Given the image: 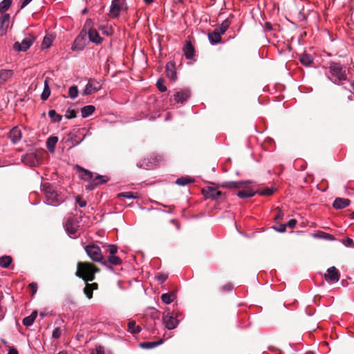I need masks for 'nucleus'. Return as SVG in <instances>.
<instances>
[{
    "label": "nucleus",
    "instance_id": "2",
    "mask_svg": "<svg viewBox=\"0 0 354 354\" xmlns=\"http://www.w3.org/2000/svg\"><path fill=\"white\" fill-rule=\"evenodd\" d=\"M41 189L45 196L46 204L51 206H59L64 201V196L58 193L53 185L49 183H44L41 185Z\"/></svg>",
    "mask_w": 354,
    "mask_h": 354
},
{
    "label": "nucleus",
    "instance_id": "24",
    "mask_svg": "<svg viewBox=\"0 0 354 354\" xmlns=\"http://www.w3.org/2000/svg\"><path fill=\"white\" fill-rule=\"evenodd\" d=\"M208 39L211 44H217L221 41V34L218 31V29H215L212 32L208 34Z\"/></svg>",
    "mask_w": 354,
    "mask_h": 354
},
{
    "label": "nucleus",
    "instance_id": "34",
    "mask_svg": "<svg viewBox=\"0 0 354 354\" xmlns=\"http://www.w3.org/2000/svg\"><path fill=\"white\" fill-rule=\"evenodd\" d=\"M176 298V295L172 292L164 293L161 296L163 303L165 304H170Z\"/></svg>",
    "mask_w": 354,
    "mask_h": 354
},
{
    "label": "nucleus",
    "instance_id": "40",
    "mask_svg": "<svg viewBox=\"0 0 354 354\" xmlns=\"http://www.w3.org/2000/svg\"><path fill=\"white\" fill-rule=\"evenodd\" d=\"M53 39L54 37H53V35L45 36L41 44L42 48H48L51 46Z\"/></svg>",
    "mask_w": 354,
    "mask_h": 354
},
{
    "label": "nucleus",
    "instance_id": "22",
    "mask_svg": "<svg viewBox=\"0 0 354 354\" xmlns=\"http://www.w3.org/2000/svg\"><path fill=\"white\" fill-rule=\"evenodd\" d=\"M296 224L297 223H277V224L273 225L272 228L279 232H284L287 227H289L290 230H292L295 227Z\"/></svg>",
    "mask_w": 354,
    "mask_h": 354
},
{
    "label": "nucleus",
    "instance_id": "10",
    "mask_svg": "<svg viewBox=\"0 0 354 354\" xmlns=\"http://www.w3.org/2000/svg\"><path fill=\"white\" fill-rule=\"evenodd\" d=\"M251 180H241V181H225L221 183L220 186L223 188L230 189H238L245 187L246 185L251 184Z\"/></svg>",
    "mask_w": 354,
    "mask_h": 354
},
{
    "label": "nucleus",
    "instance_id": "45",
    "mask_svg": "<svg viewBox=\"0 0 354 354\" xmlns=\"http://www.w3.org/2000/svg\"><path fill=\"white\" fill-rule=\"evenodd\" d=\"M118 197H124L128 199H133L138 197V194H134L131 192H122L118 194Z\"/></svg>",
    "mask_w": 354,
    "mask_h": 354
},
{
    "label": "nucleus",
    "instance_id": "33",
    "mask_svg": "<svg viewBox=\"0 0 354 354\" xmlns=\"http://www.w3.org/2000/svg\"><path fill=\"white\" fill-rule=\"evenodd\" d=\"M256 194V192L253 191L252 189H248V190H243V191H239L236 196L240 198H251L254 196Z\"/></svg>",
    "mask_w": 354,
    "mask_h": 354
},
{
    "label": "nucleus",
    "instance_id": "30",
    "mask_svg": "<svg viewBox=\"0 0 354 354\" xmlns=\"http://www.w3.org/2000/svg\"><path fill=\"white\" fill-rule=\"evenodd\" d=\"M95 110L93 105H86L82 108L81 113L82 118H87L90 116Z\"/></svg>",
    "mask_w": 354,
    "mask_h": 354
},
{
    "label": "nucleus",
    "instance_id": "19",
    "mask_svg": "<svg viewBox=\"0 0 354 354\" xmlns=\"http://www.w3.org/2000/svg\"><path fill=\"white\" fill-rule=\"evenodd\" d=\"M8 137L12 143L16 144L19 142L21 139V130L17 127H13L10 131Z\"/></svg>",
    "mask_w": 354,
    "mask_h": 354
},
{
    "label": "nucleus",
    "instance_id": "56",
    "mask_svg": "<svg viewBox=\"0 0 354 354\" xmlns=\"http://www.w3.org/2000/svg\"><path fill=\"white\" fill-rule=\"evenodd\" d=\"M93 354H104V350L103 346H98L95 348V351H93Z\"/></svg>",
    "mask_w": 354,
    "mask_h": 354
},
{
    "label": "nucleus",
    "instance_id": "1",
    "mask_svg": "<svg viewBox=\"0 0 354 354\" xmlns=\"http://www.w3.org/2000/svg\"><path fill=\"white\" fill-rule=\"evenodd\" d=\"M328 71L326 72L327 79L335 84H340L343 81L347 80V73L342 64L339 62H330L328 66L325 67Z\"/></svg>",
    "mask_w": 354,
    "mask_h": 354
},
{
    "label": "nucleus",
    "instance_id": "47",
    "mask_svg": "<svg viewBox=\"0 0 354 354\" xmlns=\"http://www.w3.org/2000/svg\"><path fill=\"white\" fill-rule=\"evenodd\" d=\"M168 278V275L164 273H159L156 277V279L159 283H163Z\"/></svg>",
    "mask_w": 354,
    "mask_h": 354
},
{
    "label": "nucleus",
    "instance_id": "42",
    "mask_svg": "<svg viewBox=\"0 0 354 354\" xmlns=\"http://www.w3.org/2000/svg\"><path fill=\"white\" fill-rule=\"evenodd\" d=\"M93 28V21L91 19H88L84 26V28L81 32H84L86 35V32H89L91 30H94Z\"/></svg>",
    "mask_w": 354,
    "mask_h": 354
},
{
    "label": "nucleus",
    "instance_id": "44",
    "mask_svg": "<svg viewBox=\"0 0 354 354\" xmlns=\"http://www.w3.org/2000/svg\"><path fill=\"white\" fill-rule=\"evenodd\" d=\"M78 93H79L78 88L75 85L71 86L68 88V96L71 99H75V97H77L78 95Z\"/></svg>",
    "mask_w": 354,
    "mask_h": 354
},
{
    "label": "nucleus",
    "instance_id": "3",
    "mask_svg": "<svg viewBox=\"0 0 354 354\" xmlns=\"http://www.w3.org/2000/svg\"><path fill=\"white\" fill-rule=\"evenodd\" d=\"M98 269L90 263L80 262L77 263L76 276L85 281H92L95 279V274Z\"/></svg>",
    "mask_w": 354,
    "mask_h": 354
},
{
    "label": "nucleus",
    "instance_id": "23",
    "mask_svg": "<svg viewBox=\"0 0 354 354\" xmlns=\"http://www.w3.org/2000/svg\"><path fill=\"white\" fill-rule=\"evenodd\" d=\"M89 41L95 44H100L102 43L103 39L100 36L97 31L94 29L86 32Z\"/></svg>",
    "mask_w": 354,
    "mask_h": 354
},
{
    "label": "nucleus",
    "instance_id": "38",
    "mask_svg": "<svg viewBox=\"0 0 354 354\" xmlns=\"http://www.w3.org/2000/svg\"><path fill=\"white\" fill-rule=\"evenodd\" d=\"M48 116L53 122H59L62 119V116L57 113L55 110H50L48 111Z\"/></svg>",
    "mask_w": 354,
    "mask_h": 354
},
{
    "label": "nucleus",
    "instance_id": "64",
    "mask_svg": "<svg viewBox=\"0 0 354 354\" xmlns=\"http://www.w3.org/2000/svg\"><path fill=\"white\" fill-rule=\"evenodd\" d=\"M350 218L354 220V212L349 213Z\"/></svg>",
    "mask_w": 354,
    "mask_h": 354
},
{
    "label": "nucleus",
    "instance_id": "48",
    "mask_svg": "<svg viewBox=\"0 0 354 354\" xmlns=\"http://www.w3.org/2000/svg\"><path fill=\"white\" fill-rule=\"evenodd\" d=\"M273 218H274V221H277L279 219H283L284 218V214H283V213L281 210L277 209L274 212Z\"/></svg>",
    "mask_w": 354,
    "mask_h": 354
},
{
    "label": "nucleus",
    "instance_id": "46",
    "mask_svg": "<svg viewBox=\"0 0 354 354\" xmlns=\"http://www.w3.org/2000/svg\"><path fill=\"white\" fill-rule=\"evenodd\" d=\"M164 82L165 81L162 78L158 79L157 81L156 86L160 92H165L167 91V87L164 84Z\"/></svg>",
    "mask_w": 354,
    "mask_h": 354
},
{
    "label": "nucleus",
    "instance_id": "43",
    "mask_svg": "<svg viewBox=\"0 0 354 354\" xmlns=\"http://www.w3.org/2000/svg\"><path fill=\"white\" fill-rule=\"evenodd\" d=\"M313 236L318 239H322L326 240H333V236L326 233L324 232H318L313 234Z\"/></svg>",
    "mask_w": 354,
    "mask_h": 354
},
{
    "label": "nucleus",
    "instance_id": "36",
    "mask_svg": "<svg viewBox=\"0 0 354 354\" xmlns=\"http://www.w3.org/2000/svg\"><path fill=\"white\" fill-rule=\"evenodd\" d=\"M12 259L10 256H3L0 257V266L7 268L11 264Z\"/></svg>",
    "mask_w": 354,
    "mask_h": 354
},
{
    "label": "nucleus",
    "instance_id": "49",
    "mask_svg": "<svg viewBox=\"0 0 354 354\" xmlns=\"http://www.w3.org/2000/svg\"><path fill=\"white\" fill-rule=\"evenodd\" d=\"M152 163L149 162H146V160H144L143 162H139L137 164V166L140 168L148 169L151 167Z\"/></svg>",
    "mask_w": 354,
    "mask_h": 354
},
{
    "label": "nucleus",
    "instance_id": "32",
    "mask_svg": "<svg viewBox=\"0 0 354 354\" xmlns=\"http://www.w3.org/2000/svg\"><path fill=\"white\" fill-rule=\"evenodd\" d=\"M299 61L303 65L308 66L313 63V57L310 54L304 53L301 55L299 57Z\"/></svg>",
    "mask_w": 354,
    "mask_h": 354
},
{
    "label": "nucleus",
    "instance_id": "20",
    "mask_svg": "<svg viewBox=\"0 0 354 354\" xmlns=\"http://www.w3.org/2000/svg\"><path fill=\"white\" fill-rule=\"evenodd\" d=\"M14 75V71L11 69L0 70V84H3L9 81Z\"/></svg>",
    "mask_w": 354,
    "mask_h": 354
},
{
    "label": "nucleus",
    "instance_id": "25",
    "mask_svg": "<svg viewBox=\"0 0 354 354\" xmlns=\"http://www.w3.org/2000/svg\"><path fill=\"white\" fill-rule=\"evenodd\" d=\"M205 195L207 197L212 198L214 200H218L222 196L223 194L221 192L217 190L216 189L209 187L205 191Z\"/></svg>",
    "mask_w": 354,
    "mask_h": 354
},
{
    "label": "nucleus",
    "instance_id": "50",
    "mask_svg": "<svg viewBox=\"0 0 354 354\" xmlns=\"http://www.w3.org/2000/svg\"><path fill=\"white\" fill-rule=\"evenodd\" d=\"M62 335V330L59 327L55 328L52 333V337L53 339H59Z\"/></svg>",
    "mask_w": 354,
    "mask_h": 354
},
{
    "label": "nucleus",
    "instance_id": "12",
    "mask_svg": "<svg viewBox=\"0 0 354 354\" xmlns=\"http://www.w3.org/2000/svg\"><path fill=\"white\" fill-rule=\"evenodd\" d=\"M77 170L80 173V178L84 180L89 183L88 185H92L93 179V174L89 170H87L82 167L77 165L75 166Z\"/></svg>",
    "mask_w": 354,
    "mask_h": 354
},
{
    "label": "nucleus",
    "instance_id": "31",
    "mask_svg": "<svg viewBox=\"0 0 354 354\" xmlns=\"http://www.w3.org/2000/svg\"><path fill=\"white\" fill-rule=\"evenodd\" d=\"M50 95V88L48 85V80L46 79L44 84V90L42 93L41 94V99L43 101L46 100Z\"/></svg>",
    "mask_w": 354,
    "mask_h": 354
},
{
    "label": "nucleus",
    "instance_id": "11",
    "mask_svg": "<svg viewBox=\"0 0 354 354\" xmlns=\"http://www.w3.org/2000/svg\"><path fill=\"white\" fill-rule=\"evenodd\" d=\"M86 35L81 32L75 38L73 45L72 50H82L84 47L86 46Z\"/></svg>",
    "mask_w": 354,
    "mask_h": 354
},
{
    "label": "nucleus",
    "instance_id": "62",
    "mask_svg": "<svg viewBox=\"0 0 354 354\" xmlns=\"http://www.w3.org/2000/svg\"><path fill=\"white\" fill-rule=\"evenodd\" d=\"M100 263L102 265L104 266H105L106 268H108L109 270H113V267H112L111 266H110V265H108V264L106 263V261H103L102 260V261H101V262H100Z\"/></svg>",
    "mask_w": 354,
    "mask_h": 354
},
{
    "label": "nucleus",
    "instance_id": "41",
    "mask_svg": "<svg viewBox=\"0 0 354 354\" xmlns=\"http://www.w3.org/2000/svg\"><path fill=\"white\" fill-rule=\"evenodd\" d=\"M107 261L110 264L115 266H119L122 263V259L115 255H109Z\"/></svg>",
    "mask_w": 354,
    "mask_h": 354
},
{
    "label": "nucleus",
    "instance_id": "61",
    "mask_svg": "<svg viewBox=\"0 0 354 354\" xmlns=\"http://www.w3.org/2000/svg\"><path fill=\"white\" fill-rule=\"evenodd\" d=\"M32 0H22L21 4V8H25L26 6H28Z\"/></svg>",
    "mask_w": 354,
    "mask_h": 354
},
{
    "label": "nucleus",
    "instance_id": "60",
    "mask_svg": "<svg viewBox=\"0 0 354 354\" xmlns=\"http://www.w3.org/2000/svg\"><path fill=\"white\" fill-rule=\"evenodd\" d=\"M232 289V285L231 283H227L223 286L222 290L224 291H230Z\"/></svg>",
    "mask_w": 354,
    "mask_h": 354
},
{
    "label": "nucleus",
    "instance_id": "26",
    "mask_svg": "<svg viewBox=\"0 0 354 354\" xmlns=\"http://www.w3.org/2000/svg\"><path fill=\"white\" fill-rule=\"evenodd\" d=\"M58 142L57 136H50L46 140V147L50 153H54L55 151V146Z\"/></svg>",
    "mask_w": 354,
    "mask_h": 354
},
{
    "label": "nucleus",
    "instance_id": "14",
    "mask_svg": "<svg viewBox=\"0 0 354 354\" xmlns=\"http://www.w3.org/2000/svg\"><path fill=\"white\" fill-rule=\"evenodd\" d=\"M339 272L335 266L327 270V274H325V279L328 282H337L339 280Z\"/></svg>",
    "mask_w": 354,
    "mask_h": 354
},
{
    "label": "nucleus",
    "instance_id": "55",
    "mask_svg": "<svg viewBox=\"0 0 354 354\" xmlns=\"http://www.w3.org/2000/svg\"><path fill=\"white\" fill-rule=\"evenodd\" d=\"M29 287L30 288L32 295H35L37 291V284L35 282H32L29 284Z\"/></svg>",
    "mask_w": 354,
    "mask_h": 354
},
{
    "label": "nucleus",
    "instance_id": "63",
    "mask_svg": "<svg viewBox=\"0 0 354 354\" xmlns=\"http://www.w3.org/2000/svg\"><path fill=\"white\" fill-rule=\"evenodd\" d=\"M88 286H89L91 288H93V290H95L97 288V284L96 283H91V284H88L87 283Z\"/></svg>",
    "mask_w": 354,
    "mask_h": 354
},
{
    "label": "nucleus",
    "instance_id": "59",
    "mask_svg": "<svg viewBox=\"0 0 354 354\" xmlns=\"http://www.w3.org/2000/svg\"><path fill=\"white\" fill-rule=\"evenodd\" d=\"M8 354H19V353L15 347L10 346L8 348Z\"/></svg>",
    "mask_w": 354,
    "mask_h": 354
},
{
    "label": "nucleus",
    "instance_id": "7",
    "mask_svg": "<svg viewBox=\"0 0 354 354\" xmlns=\"http://www.w3.org/2000/svg\"><path fill=\"white\" fill-rule=\"evenodd\" d=\"M35 41L33 36L29 35L24 38L21 42L16 41L13 45V49L17 52L26 51L32 45Z\"/></svg>",
    "mask_w": 354,
    "mask_h": 354
},
{
    "label": "nucleus",
    "instance_id": "18",
    "mask_svg": "<svg viewBox=\"0 0 354 354\" xmlns=\"http://www.w3.org/2000/svg\"><path fill=\"white\" fill-rule=\"evenodd\" d=\"M165 71L167 77L171 80L176 81L177 80L176 66L173 62H169L166 64Z\"/></svg>",
    "mask_w": 354,
    "mask_h": 354
},
{
    "label": "nucleus",
    "instance_id": "5",
    "mask_svg": "<svg viewBox=\"0 0 354 354\" xmlns=\"http://www.w3.org/2000/svg\"><path fill=\"white\" fill-rule=\"evenodd\" d=\"M88 256L94 261L101 262L103 259L100 248L95 244L88 245L85 247Z\"/></svg>",
    "mask_w": 354,
    "mask_h": 354
},
{
    "label": "nucleus",
    "instance_id": "37",
    "mask_svg": "<svg viewBox=\"0 0 354 354\" xmlns=\"http://www.w3.org/2000/svg\"><path fill=\"white\" fill-rule=\"evenodd\" d=\"M12 0H3L0 2V13L6 14L12 5Z\"/></svg>",
    "mask_w": 354,
    "mask_h": 354
},
{
    "label": "nucleus",
    "instance_id": "35",
    "mask_svg": "<svg viewBox=\"0 0 354 354\" xmlns=\"http://www.w3.org/2000/svg\"><path fill=\"white\" fill-rule=\"evenodd\" d=\"M231 24V21L229 18H227L225 19L218 26V31L220 32V34L223 35L224 34L227 30L228 29L230 25Z\"/></svg>",
    "mask_w": 354,
    "mask_h": 354
},
{
    "label": "nucleus",
    "instance_id": "16",
    "mask_svg": "<svg viewBox=\"0 0 354 354\" xmlns=\"http://www.w3.org/2000/svg\"><path fill=\"white\" fill-rule=\"evenodd\" d=\"M187 59H193L195 57V49L191 41H187L183 48Z\"/></svg>",
    "mask_w": 354,
    "mask_h": 354
},
{
    "label": "nucleus",
    "instance_id": "39",
    "mask_svg": "<svg viewBox=\"0 0 354 354\" xmlns=\"http://www.w3.org/2000/svg\"><path fill=\"white\" fill-rule=\"evenodd\" d=\"M192 182L193 180L189 177L187 176H183L176 180V184L180 186H185Z\"/></svg>",
    "mask_w": 354,
    "mask_h": 354
},
{
    "label": "nucleus",
    "instance_id": "27",
    "mask_svg": "<svg viewBox=\"0 0 354 354\" xmlns=\"http://www.w3.org/2000/svg\"><path fill=\"white\" fill-rule=\"evenodd\" d=\"M163 343V339H160L157 342H145L140 344V346L145 349L153 348Z\"/></svg>",
    "mask_w": 354,
    "mask_h": 354
},
{
    "label": "nucleus",
    "instance_id": "17",
    "mask_svg": "<svg viewBox=\"0 0 354 354\" xmlns=\"http://www.w3.org/2000/svg\"><path fill=\"white\" fill-rule=\"evenodd\" d=\"M10 15L2 14L0 17V35L2 36L6 34L10 22Z\"/></svg>",
    "mask_w": 354,
    "mask_h": 354
},
{
    "label": "nucleus",
    "instance_id": "6",
    "mask_svg": "<svg viewBox=\"0 0 354 354\" xmlns=\"http://www.w3.org/2000/svg\"><path fill=\"white\" fill-rule=\"evenodd\" d=\"M127 8L126 0H112L109 10V16L117 18L122 9Z\"/></svg>",
    "mask_w": 354,
    "mask_h": 354
},
{
    "label": "nucleus",
    "instance_id": "54",
    "mask_svg": "<svg viewBox=\"0 0 354 354\" xmlns=\"http://www.w3.org/2000/svg\"><path fill=\"white\" fill-rule=\"evenodd\" d=\"M109 252L110 253V255H115L118 252V247L115 245H109Z\"/></svg>",
    "mask_w": 354,
    "mask_h": 354
},
{
    "label": "nucleus",
    "instance_id": "51",
    "mask_svg": "<svg viewBox=\"0 0 354 354\" xmlns=\"http://www.w3.org/2000/svg\"><path fill=\"white\" fill-rule=\"evenodd\" d=\"M274 189L271 187V188H266L262 191H261L259 192V194L261 195H263V196H270L272 195L273 193H274Z\"/></svg>",
    "mask_w": 354,
    "mask_h": 354
},
{
    "label": "nucleus",
    "instance_id": "29",
    "mask_svg": "<svg viewBox=\"0 0 354 354\" xmlns=\"http://www.w3.org/2000/svg\"><path fill=\"white\" fill-rule=\"evenodd\" d=\"M128 331L131 334H138L141 331L140 326L136 324V321L132 320L128 323Z\"/></svg>",
    "mask_w": 354,
    "mask_h": 354
},
{
    "label": "nucleus",
    "instance_id": "13",
    "mask_svg": "<svg viewBox=\"0 0 354 354\" xmlns=\"http://www.w3.org/2000/svg\"><path fill=\"white\" fill-rule=\"evenodd\" d=\"M190 91L189 89H183L177 91L174 95V100L177 103L185 104L190 97Z\"/></svg>",
    "mask_w": 354,
    "mask_h": 354
},
{
    "label": "nucleus",
    "instance_id": "53",
    "mask_svg": "<svg viewBox=\"0 0 354 354\" xmlns=\"http://www.w3.org/2000/svg\"><path fill=\"white\" fill-rule=\"evenodd\" d=\"M65 117L67 119H72L76 117V112L75 110H67L66 111Z\"/></svg>",
    "mask_w": 354,
    "mask_h": 354
},
{
    "label": "nucleus",
    "instance_id": "4",
    "mask_svg": "<svg viewBox=\"0 0 354 354\" xmlns=\"http://www.w3.org/2000/svg\"><path fill=\"white\" fill-rule=\"evenodd\" d=\"M179 316L180 313L178 312L175 310L170 311L169 309L166 310L162 315V321L165 326L168 330L176 328L179 324V321L178 320Z\"/></svg>",
    "mask_w": 354,
    "mask_h": 354
},
{
    "label": "nucleus",
    "instance_id": "8",
    "mask_svg": "<svg viewBox=\"0 0 354 354\" xmlns=\"http://www.w3.org/2000/svg\"><path fill=\"white\" fill-rule=\"evenodd\" d=\"M101 88L102 84L99 81L95 79H90L85 86L83 94L88 95L100 91Z\"/></svg>",
    "mask_w": 354,
    "mask_h": 354
},
{
    "label": "nucleus",
    "instance_id": "9",
    "mask_svg": "<svg viewBox=\"0 0 354 354\" xmlns=\"http://www.w3.org/2000/svg\"><path fill=\"white\" fill-rule=\"evenodd\" d=\"M78 223H65L64 229L68 235L73 239L78 237L81 234V229Z\"/></svg>",
    "mask_w": 354,
    "mask_h": 354
},
{
    "label": "nucleus",
    "instance_id": "21",
    "mask_svg": "<svg viewBox=\"0 0 354 354\" xmlns=\"http://www.w3.org/2000/svg\"><path fill=\"white\" fill-rule=\"evenodd\" d=\"M351 201L344 198H336L333 203V207L336 209H340L348 207Z\"/></svg>",
    "mask_w": 354,
    "mask_h": 354
},
{
    "label": "nucleus",
    "instance_id": "58",
    "mask_svg": "<svg viewBox=\"0 0 354 354\" xmlns=\"http://www.w3.org/2000/svg\"><path fill=\"white\" fill-rule=\"evenodd\" d=\"M77 203H78L79 206L81 207H84L86 205V203L85 201L82 200L80 198H78L77 199Z\"/></svg>",
    "mask_w": 354,
    "mask_h": 354
},
{
    "label": "nucleus",
    "instance_id": "15",
    "mask_svg": "<svg viewBox=\"0 0 354 354\" xmlns=\"http://www.w3.org/2000/svg\"><path fill=\"white\" fill-rule=\"evenodd\" d=\"M109 180V178L106 176L97 175L93 179L92 185H87L86 189L92 190L99 185H102L107 183Z\"/></svg>",
    "mask_w": 354,
    "mask_h": 354
},
{
    "label": "nucleus",
    "instance_id": "57",
    "mask_svg": "<svg viewBox=\"0 0 354 354\" xmlns=\"http://www.w3.org/2000/svg\"><path fill=\"white\" fill-rule=\"evenodd\" d=\"M353 243V241L352 239H350V238H347L346 239H345L344 241V244L345 246L346 247H349L352 245V243Z\"/></svg>",
    "mask_w": 354,
    "mask_h": 354
},
{
    "label": "nucleus",
    "instance_id": "28",
    "mask_svg": "<svg viewBox=\"0 0 354 354\" xmlns=\"http://www.w3.org/2000/svg\"><path fill=\"white\" fill-rule=\"evenodd\" d=\"M37 316V312L33 311L29 316L26 317L23 319V324L26 326H30L33 324L36 317Z\"/></svg>",
    "mask_w": 354,
    "mask_h": 354
},
{
    "label": "nucleus",
    "instance_id": "52",
    "mask_svg": "<svg viewBox=\"0 0 354 354\" xmlns=\"http://www.w3.org/2000/svg\"><path fill=\"white\" fill-rule=\"evenodd\" d=\"M84 292L88 299H91L93 297V288H91L88 285L84 289Z\"/></svg>",
    "mask_w": 354,
    "mask_h": 354
}]
</instances>
